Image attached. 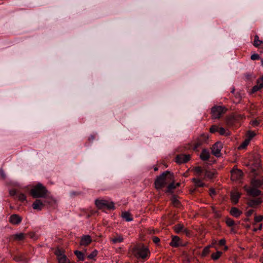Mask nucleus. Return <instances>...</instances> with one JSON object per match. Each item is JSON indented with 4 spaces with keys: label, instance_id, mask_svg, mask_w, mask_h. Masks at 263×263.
I'll use <instances>...</instances> for the list:
<instances>
[{
    "label": "nucleus",
    "instance_id": "f257e3e1",
    "mask_svg": "<svg viewBox=\"0 0 263 263\" xmlns=\"http://www.w3.org/2000/svg\"><path fill=\"white\" fill-rule=\"evenodd\" d=\"M173 179V174L169 171H165L156 178L155 182V187L157 190L161 189Z\"/></svg>",
    "mask_w": 263,
    "mask_h": 263
},
{
    "label": "nucleus",
    "instance_id": "f03ea898",
    "mask_svg": "<svg viewBox=\"0 0 263 263\" xmlns=\"http://www.w3.org/2000/svg\"><path fill=\"white\" fill-rule=\"evenodd\" d=\"M29 193L33 198L45 199L47 196L48 191L45 186L39 183L30 190Z\"/></svg>",
    "mask_w": 263,
    "mask_h": 263
},
{
    "label": "nucleus",
    "instance_id": "7ed1b4c3",
    "mask_svg": "<svg viewBox=\"0 0 263 263\" xmlns=\"http://www.w3.org/2000/svg\"><path fill=\"white\" fill-rule=\"evenodd\" d=\"M132 252L133 255L137 258H145L149 253L148 249L142 245H137L135 246Z\"/></svg>",
    "mask_w": 263,
    "mask_h": 263
},
{
    "label": "nucleus",
    "instance_id": "20e7f679",
    "mask_svg": "<svg viewBox=\"0 0 263 263\" xmlns=\"http://www.w3.org/2000/svg\"><path fill=\"white\" fill-rule=\"evenodd\" d=\"M95 204L98 210L103 211L105 210H113L115 208V203L114 202L103 198L96 199L95 201Z\"/></svg>",
    "mask_w": 263,
    "mask_h": 263
},
{
    "label": "nucleus",
    "instance_id": "39448f33",
    "mask_svg": "<svg viewBox=\"0 0 263 263\" xmlns=\"http://www.w3.org/2000/svg\"><path fill=\"white\" fill-rule=\"evenodd\" d=\"M227 110L224 106H215L211 109L212 117L213 119H219Z\"/></svg>",
    "mask_w": 263,
    "mask_h": 263
},
{
    "label": "nucleus",
    "instance_id": "423d86ee",
    "mask_svg": "<svg viewBox=\"0 0 263 263\" xmlns=\"http://www.w3.org/2000/svg\"><path fill=\"white\" fill-rule=\"evenodd\" d=\"M47 201L45 200L36 199L32 203V206L34 210L37 211H41L42 209L45 206Z\"/></svg>",
    "mask_w": 263,
    "mask_h": 263
},
{
    "label": "nucleus",
    "instance_id": "0eeeda50",
    "mask_svg": "<svg viewBox=\"0 0 263 263\" xmlns=\"http://www.w3.org/2000/svg\"><path fill=\"white\" fill-rule=\"evenodd\" d=\"M242 118L243 116L241 115H231L226 118V123L228 126H232L239 119Z\"/></svg>",
    "mask_w": 263,
    "mask_h": 263
},
{
    "label": "nucleus",
    "instance_id": "6e6552de",
    "mask_svg": "<svg viewBox=\"0 0 263 263\" xmlns=\"http://www.w3.org/2000/svg\"><path fill=\"white\" fill-rule=\"evenodd\" d=\"M222 145L220 142L215 143L211 148L212 154L216 157H218Z\"/></svg>",
    "mask_w": 263,
    "mask_h": 263
},
{
    "label": "nucleus",
    "instance_id": "1a4fd4ad",
    "mask_svg": "<svg viewBox=\"0 0 263 263\" xmlns=\"http://www.w3.org/2000/svg\"><path fill=\"white\" fill-rule=\"evenodd\" d=\"M190 155L181 154L176 156V162L178 163H186L190 159Z\"/></svg>",
    "mask_w": 263,
    "mask_h": 263
},
{
    "label": "nucleus",
    "instance_id": "9d476101",
    "mask_svg": "<svg viewBox=\"0 0 263 263\" xmlns=\"http://www.w3.org/2000/svg\"><path fill=\"white\" fill-rule=\"evenodd\" d=\"M22 220V217L17 214H13L9 218L10 222L14 225L20 223Z\"/></svg>",
    "mask_w": 263,
    "mask_h": 263
},
{
    "label": "nucleus",
    "instance_id": "9b49d317",
    "mask_svg": "<svg viewBox=\"0 0 263 263\" xmlns=\"http://www.w3.org/2000/svg\"><path fill=\"white\" fill-rule=\"evenodd\" d=\"M233 180H237L241 178L243 173L239 170H233L231 172Z\"/></svg>",
    "mask_w": 263,
    "mask_h": 263
},
{
    "label": "nucleus",
    "instance_id": "f8f14e48",
    "mask_svg": "<svg viewBox=\"0 0 263 263\" xmlns=\"http://www.w3.org/2000/svg\"><path fill=\"white\" fill-rule=\"evenodd\" d=\"M262 87H263V76L259 79L257 80V85L253 86V87L252 89L251 93H254V92L259 90Z\"/></svg>",
    "mask_w": 263,
    "mask_h": 263
},
{
    "label": "nucleus",
    "instance_id": "ddd939ff",
    "mask_svg": "<svg viewBox=\"0 0 263 263\" xmlns=\"http://www.w3.org/2000/svg\"><path fill=\"white\" fill-rule=\"evenodd\" d=\"M246 191L250 195L253 197L258 196L261 194V191L253 186L249 189H247Z\"/></svg>",
    "mask_w": 263,
    "mask_h": 263
},
{
    "label": "nucleus",
    "instance_id": "4468645a",
    "mask_svg": "<svg viewBox=\"0 0 263 263\" xmlns=\"http://www.w3.org/2000/svg\"><path fill=\"white\" fill-rule=\"evenodd\" d=\"M92 239L89 235H84L81 238L80 245L87 246L90 243Z\"/></svg>",
    "mask_w": 263,
    "mask_h": 263
},
{
    "label": "nucleus",
    "instance_id": "2eb2a0df",
    "mask_svg": "<svg viewBox=\"0 0 263 263\" xmlns=\"http://www.w3.org/2000/svg\"><path fill=\"white\" fill-rule=\"evenodd\" d=\"M263 184V179L254 178L251 181V184L254 187L260 186Z\"/></svg>",
    "mask_w": 263,
    "mask_h": 263
},
{
    "label": "nucleus",
    "instance_id": "dca6fc26",
    "mask_svg": "<svg viewBox=\"0 0 263 263\" xmlns=\"http://www.w3.org/2000/svg\"><path fill=\"white\" fill-rule=\"evenodd\" d=\"M13 259L16 261L22 262L23 263H27L28 261V258H26L24 254H20L17 256H15Z\"/></svg>",
    "mask_w": 263,
    "mask_h": 263
},
{
    "label": "nucleus",
    "instance_id": "f3484780",
    "mask_svg": "<svg viewBox=\"0 0 263 263\" xmlns=\"http://www.w3.org/2000/svg\"><path fill=\"white\" fill-rule=\"evenodd\" d=\"M200 158L203 161L208 160L210 158L209 152L206 149H203L200 154Z\"/></svg>",
    "mask_w": 263,
    "mask_h": 263
},
{
    "label": "nucleus",
    "instance_id": "a211bd4d",
    "mask_svg": "<svg viewBox=\"0 0 263 263\" xmlns=\"http://www.w3.org/2000/svg\"><path fill=\"white\" fill-rule=\"evenodd\" d=\"M240 197V194L237 192L231 193V199L234 203H237Z\"/></svg>",
    "mask_w": 263,
    "mask_h": 263
},
{
    "label": "nucleus",
    "instance_id": "6ab92c4d",
    "mask_svg": "<svg viewBox=\"0 0 263 263\" xmlns=\"http://www.w3.org/2000/svg\"><path fill=\"white\" fill-rule=\"evenodd\" d=\"M26 234L23 233H17L13 235L14 240L16 241H22L25 239Z\"/></svg>",
    "mask_w": 263,
    "mask_h": 263
},
{
    "label": "nucleus",
    "instance_id": "aec40b11",
    "mask_svg": "<svg viewBox=\"0 0 263 263\" xmlns=\"http://www.w3.org/2000/svg\"><path fill=\"white\" fill-rule=\"evenodd\" d=\"M262 202L260 198H257L256 199H252L250 200L248 203V204L249 206H254L256 205L259 204Z\"/></svg>",
    "mask_w": 263,
    "mask_h": 263
},
{
    "label": "nucleus",
    "instance_id": "412c9836",
    "mask_svg": "<svg viewBox=\"0 0 263 263\" xmlns=\"http://www.w3.org/2000/svg\"><path fill=\"white\" fill-rule=\"evenodd\" d=\"M79 261H84L85 258V254L80 251L76 250L74 252Z\"/></svg>",
    "mask_w": 263,
    "mask_h": 263
},
{
    "label": "nucleus",
    "instance_id": "4be33fe9",
    "mask_svg": "<svg viewBox=\"0 0 263 263\" xmlns=\"http://www.w3.org/2000/svg\"><path fill=\"white\" fill-rule=\"evenodd\" d=\"M179 238L178 236H174L170 245L172 247H177L179 246Z\"/></svg>",
    "mask_w": 263,
    "mask_h": 263
},
{
    "label": "nucleus",
    "instance_id": "5701e85b",
    "mask_svg": "<svg viewBox=\"0 0 263 263\" xmlns=\"http://www.w3.org/2000/svg\"><path fill=\"white\" fill-rule=\"evenodd\" d=\"M230 213L232 215L236 217H238L241 214V212L236 208H232L231 210Z\"/></svg>",
    "mask_w": 263,
    "mask_h": 263
},
{
    "label": "nucleus",
    "instance_id": "b1692460",
    "mask_svg": "<svg viewBox=\"0 0 263 263\" xmlns=\"http://www.w3.org/2000/svg\"><path fill=\"white\" fill-rule=\"evenodd\" d=\"M263 42L259 39V36L257 35H255L254 36L253 45L256 47H258Z\"/></svg>",
    "mask_w": 263,
    "mask_h": 263
},
{
    "label": "nucleus",
    "instance_id": "393cba45",
    "mask_svg": "<svg viewBox=\"0 0 263 263\" xmlns=\"http://www.w3.org/2000/svg\"><path fill=\"white\" fill-rule=\"evenodd\" d=\"M122 217L125 219L127 221H131L133 220L130 214L127 212L122 213Z\"/></svg>",
    "mask_w": 263,
    "mask_h": 263
},
{
    "label": "nucleus",
    "instance_id": "a878e982",
    "mask_svg": "<svg viewBox=\"0 0 263 263\" xmlns=\"http://www.w3.org/2000/svg\"><path fill=\"white\" fill-rule=\"evenodd\" d=\"M58 259L59 263H71L65 255L58 258Z\"/></svg>",
    "mask_w": 263,
    "mask_h": 263
},
{
    "label": "nucleus",
    "instance_id": "bb28decb",
    "mask_svg": "<svg viewBox=\"0 0 263 263\" xmlns=\"http://www.w3.org/2000/svg\"><path fill=\"white\" fill-rule=\"evenodd\" d=\"M184 228V226L181 224H178L174 227V230L177 233L182 232L183 229Z\"/></svg>",
    "mask_w": 263,
    "mask_h": 263
},
{
    "label": "nucleus",
    "instance_id": "cd10ccee",
    "mask_svg": "<svg viewBox=\"0 0 263 263\" xmlns=\"http://www.w3.org/2000/svg\"><path fill=\"white\" fill-rule=\"evenodd\" d=\"M192 180L194 182L196 186L202 187L204 185V184L200 179L193 178Z\"/></svg>",
    "mask_w": 263,
    "mask_h": 263
},
{
    "label": "nucleus",
    "instance_id": "c85d7f7f",
    "mask_svg": "<svg viewBox=\"0 0 263 263\" xmlns=\"http://www.w3.org/2000/svg\"><path fill=\"white\" fill-rule=\"evenodd\" d=\"M171 200H172V203L174 206L178 207L180 205V202L177 199V198L176 196H173L171 198Z\"/></svg>",
    "mask_w": 263,
    "mask_h": 263
},
{
    "label": "nucleus",
    "instance_id": "c756f323",
    "mask_svg": "<svg viewBox=\"0 0 263 263\" xmlns=\"http://www.w3.org/2000/svg\"><path fill=\"white\" fill-rule=\"evenodd\" d=\"M221 254H222L221 252L217 251L216 253H213L211 255V257L213 260H216L220 257V256H221Z\"/></svg>",
    "mask_w": 263,
    "mask_h": 263
},
{
    "label": "nucleus",
    "instance_id": "7c9ffc66",
    "mask_svg": "<svg viewBox=\"0 0 263 263\" xmlns=\"http://www.w3.org/2000/svg\"><path fill=\"white\" fill-rule=\"evenodd\" d=\"M250 141L249 139H245L243 143L238 147V149H244L249 144Z\"/></svg>",
    "mask_w": 263,
    "mask_h": 263
},
{
    "label": "nucleus",
    "instance_id": "2f4dec72",
    "mask_svg": "<svg viewBox=\"0 0 263 263\" xmlns=\"http://www.w3.org/2000/svg\"><path fill=\"white\" fill-rule=\"evenodd\" d=\"M54 254L57 256V258L62 257V256H64L65 255L63 254V251L61 250L59 248L55 250Z\"/></svg>",
    "mask_w": 263,
    "mask_h": 263
},
{
    "label": "nucleus",
    "instance_id": "473e14b6",
    "mask_svg": "<svg viewBox=\"0 0 263 263\" xmlns=\"http://www.w3.org/2000/svg\"><path fill=\"white\" fill-rule=\"evenodd\" d=\"M218 132L221 135L228 136L229 133L227 132L225 129L223 127H219Z\"/></svg>",
    "mask_w": 263,
    "mask_h": 263
},
{
    "label": "nucleus",
    "instance_id": "72a5a7b5",
    "mask_svg": "<svg viewBox=\"0 0 263 263\" xmlns=\"http://www.w3.org/2000/svg\"><path fill=\"white\" fill-rule=\"evenodd\" d=\"M203 140L200 138L198 139V141L195 143L194 149L195 150L197 149L200 145H201L203 143Z\"/></svg>",
    "mask_w": 263,
    "mask_h": 263
},
{
    "label": "nucleus",
    "instance_id": "f704fd0d",
    "mask_svg": "<svg viewBox=\"0 0 263 263\" xmlns=\"http://www.w3.org/2000/svg\"><path fill=\"white\" fill-rule=\"evenodd\" d=\"M211 247V246L209 245V246L206 247L205 248H204V249H203L202 253V255L203 256H206L209 253V251H210L209 249Z\"/></svg>",
    "mask_w": 263,
    "mask_h": 263
},
{
    "label": "nucleus",
    "instance_id": "c9c22d12",
    "mask_svg": "<svg viewBox=\"0 0 263 263\" xmlns=\"http://www.w3.org/2000/svg\"><path fill=\"white\" fill-rule=\"evenodd\" d=\"M219 127L216 125H212L210 128V132L211 133H214L216 132H218Z\"/></svg>",
    "mask_w": 263,
    "mask_h": 263
},
{
    "label": "nucleus",
    "instance_id": "e433bc0d",
    "mask_svg": "<svg viewBox=\"0 0 263 263\" xmlns=\"http://www.w3.org/2000/svg\"><path fill=\"white\" fill-rule=\"evenodd\" d=\"M226 222L227 225L229 227L233 226L235 224L234 221L233 219L229 218H227Z\"/></svg>",
    "mask_w": 263,
    "mask_h": 263
},
{
    "label": "nucleus",
    "instance_id": "4c0bfd02",
    "mask_svg": "<svg viewBox=\"0 0 263 263\" xmlns=\"http://www.w3.org/2000/svg\"><path fill=\"white\" fill-rule=\"evenodd\" d=\"M18 199L21 201H24L26 200V197L23 193H20L17 196Z\"/></svg>",
    "mask_w": 263,
    "mask_h": 263
},
{
    "label": "nucleus",
    "instance_id": "58836bf2",
    "mask_svg": "<svg viewBox=\"0 0 263 263\" xmlns=\"http://www.w3.org/2000/svg\"><path fill=\"white\" fill-rule=\"evenodd\" d=\"M97 253L98 252L97 250H94L89 255H88L87 257L90 259H92L97 256Z\"/></svg>",
    "mask_w": 263,
    "mask_h": 263
},
{
    "label": "nucleus",
    "instance_id": "ea45409f",
    "mask_svg": "<svg viewBox=\"0 0 263 263\" xmlns=\"http://www.w3.org/2000/svg\"><path fill=\"white\" fill-rule=\"evenodd\" d=\"M205 176L210 179H212L214 175V173L210 172L207 170L205 171Z\"/></svg>",
    "mask_w": 263,
    "mask_h": 263
},
{
    "label": "nucleus",
    "instance_id": "a19ab883",
    "mask_svg": "<svg viewBox=\"0 0 263 263\" xmlns=\"http://www.w3.org/2000/svg\"><path fill=\"white\" fill-rule=\"evenodd\" d=\"M255 134L254 132L250 131L248 132L247 138L246 139H249V141H250L251 139L255 136Z\"/></svg>",
    "mask_w": 263,
    "mask_h": 263
},
{
    "label": "nucleus",
    "instance_id": "79ce46f5",
    "mask_svg": "<svg viewBox=\"0 0 263 263\" xmlns=\"http://www.w3.org/2000/svg\"><path fill=\"white\" fill-rule=\"evenodd\" d=\"M175 188H176V186L174 185L173 183H171L168 185L167 187V192H171L172 190L174 189Z\"/></svg>",
    "mask_w": 263,
    "mask_h": 263
},
{
    "label": "nucleus",
    "instance_id": "37998d69",
    "mask_svg": "<svg viewBox=\"0 0 263 263\" xmlns=\"http://www.w3.org/2000/svg\"><path fill=\"white\" fill-rule=\"evenodd\" d=\"M263 219V216H256L254 218V221L255 222H258Z\"/></svg>",
    "mask_w": 263,
    "mask_h": 263
},
{
    "label": "nucleus",
    "instance_id": "c03bdc74",
    "mask_svg": "<svg viewBox=\"0 0 263 263\" xmlns=\"http://www.w3.org/2000/svg\"><path fill=\"white\" fill-rule=\"evenodd\" d=\"M123 240V238L122 235H116V243L121 242Z\"/></svg>",
    "mask_w": 263,
    "mask_h": 263
},
{
    "label": "nucleus",
    "instance_id": "a18cd8bd",
    "mask_svg": "<svg viewBox=\"0 0 263 263\" xmlns=\"http://www.w3.org/2000/svg\"><path fill=\"white\" fill-rule=\"evenodd\" d=\"M0 177L2 179H5L6 177V174H5L4 171L2 169H0Z\"/></svg>",
    "mask_w": 263,
    "mask_h": 263
},
{
    "label": "nucleus",
    "instance_id": "49530a36",
    "mask_svg": "<svg viewBox=\"0 0 263 263\" xmlns=\"http://www.w3.org/2000/svg\"><path fill=\"white\" fill-rule=\"evenodd\" d=\"M259 59V56L257 53H254L251 56V59L252 60H256Z\"/></svg>",
    "mask_w": 263,
    "mask_h": 263
},
{
    "label": "nucleus",
    "instance_id": "de8ad7c7",
    "mask_svg": "<svg viewBox=\"0 0 263 263\" xmlns=\"http://www.w3.org/2000/svg\"><path fill=\"white\" fill-rule=\"evenodd\" d=\"M195 172L198 174H201L202 172V170L201 167L197 166L195 168Z\"/></svg>",
    "mask_w": 263,
    "mask_h": 263
},
{
    "label": "nucleus",
    "instance_id": "09e8293b",
    "mask_svg": "<svg viewBox=\"0 0 263 263\" xmlns=\"http://www.w3.org/2000/svg\"><path fill=\"white\" fill-rule=\"evenodd\" d=\"M71 196H78L81 194L80 192H71L70 193Z\"/></svg>",
    "mask_w": 263,
    "mask_h": 263
},
{
    "label": "nucleus",
    "instance_id": "8fccbe9b",
    "mask_svg": "<svg viewBox=\"0 0 263 263\" xmlns=\"http://www.w3.org/2000/svg\"><path fill=\"white\" fill-rule=\"evenodd\" d=\"M251 124L253 126H256L258 125L259 122L257 120H254L251 122Z\"/></svg>",
    "mask_w": 263,
    "mask_h": 263
},
{
    "label": "nucleus",
    "instance_id": "3c124183",
    "mask_svg": "<svg viewBox=\"0 0 263 263\" xmlns=\"http://www.w3.org/2000/svg\"><path fill=\"white\" fill-rule=\"evenodd\" d=\"M9 193L11 196H14L16 194V192L15 190H11L10 191Z\"/></svg>",
    "mask_w": 263,
    "mask_h": 263
},
{
    "label": "nucleus",
    "instance_id": "603ef678",
    "mask_svg": "<svg viewBox=\"0 0 263 263\" xmlns=\"http://www.w3.org/2000/svg\"><path fill=\"white\" fill-rule=\"evenodd\" d=\"M182 232L183 233L186 234V235H188L190 234L189 231L187 229H186V228H185L184 227Z\"/></svg>",
    "mask_w": 263,
    "mask_h": 263
},
{
    "label": "nucleus",
    "instance_id": "864d4df0",
    "mask_svg": "<svg viewBox=\"0 0 263 263\" xmlns=\"http://www.w3.org/2000/svg\"><path fill=\"white\" fill-rule=\"evenodd\" d=\"M123 251V247H119L117 248H116V253L118 252H122Z\"/></svg>",
    "mask_w": 263,
    "mask_h": 263
},
{
    "label": "nucleus",
    "instance_id": "5fc2aeb1",
    "mask_svg": "<svg viewBox=\"0 0 263 263\" xmlns=\"http://www.w3.org/2000/svg\"><path fill=\"white\" fill-rule=\"evenodd\" d=\"M153 241L155 243H158L160 241V239L158 237H154L153 238Z\"/></svg>",
    "mask_w": 263,
    "mask_h": 263
},
{
    "label": "nucleus",
    "instance_id": "6e6d98bb",
    "mask_svg": "<svg viewBox=\"0 0 263 263\" xmlns=\"http://www.w3.org/2000/svg\"><path fill=\"white\" fill-rule=\"evenodd\" d=\"M226 243V240L225 239H220L219 241V245L220 246H223Z\"/></svg>",
    "mask_w": 263,
    "mask_h": 263
},
{
    "label": "nucleus",
    "instance_id": "4d7b16f0",
    "mask_svg": "<svg viewBox=\"0 0 263 263\" xmlns=\"http://www.w3.org/2000/svg\"><path fill=\"white\" fill-rule=\"evenodd\" d=\"M253 210H250L248 211L246 213V216L248 217L250 216L251 215V214L253 213Z\"/></svg>",
    "mask_w": 263,
    "mask_h": 263
},
{
    "label": "nucleus",
    "instance_id": "13d9d810",
    "mask_svg": "<svg viewBox=\"0 0 263 263\" xmlns=\"http://www.w3.org/2000/svg\"><path fill=\"white\" fill-rule=\"evenodd\" d=\"M261 228H262V224H260L259 225V227H258V228H254V229H253V231L254 232H256V231H257L258 230H260L261 229Z\"/></svg>",
    "mask_w": 263,
    "mask_h": 263
},
{
    "label": "nucleus",
    "instance_id": "bf43d9fd",
    "mask_svg": "<svg viewBox=\"0 0 263 263\" xmlns=\"http://www.w3.org/2000/svg\"><path fill=\"white\" fill-rule=\"evenodd\" d=\"M215 191L214 189H210V194L211 196H212L213 195H215Z\"/></svg>",
    "mask_w": 263,
    "mask_h": 263
},
{
    "label": "nucleus",
    "instance_id": "052dcab7",
    "mask_svg": "<svg viewBox=\"0 0 263 263\" xmlns=\"http://www.w3.org/2000/svg\"><path fill=\"white\" fill-rule=\"evenodd\" d=\"M95 139V137L94 135H91L89 137V141H92L94 139Z\"/></svg>",
    "mask_w": 263,
    "mask_h": 263
},
{
    "label": "nucleus",
    "instance_id": "680f3d73",
    "mask_svg": "<svg viewBox=\"0 0 263 263\" xmlns=\"http://www.w3.org/2000/svg\"><path fill=\"white\" fill-rule=\"evenodd\" d=\"M111 241L114 243H115V238H113L111 239Z\"/></svg>",
    "mask_w": 263,
    "mask_h": 263
},
{
    "label": "nucleus",
    "instance_id": "e2e57ef3",
    "mask_svg": "<svg viewBox=\"0 0 263 263\" xmlns=\"http://www.w3.org/2000/svg\"><path fill=\"white\" fill-rule=\"evenodd\" d=\"M247 229H249L250 228V225H247L246 227Z\"/></svg>",
    "mask_w": 263,
    "mask_h": 263
},
{
    "label": "nucleus",
    "instance_id": "0e129e2a",
    "mask_svg": "<svg viewBox=\"0 0 263 263\" xmlns=\"http://www.w3.org/2000/svg\"><path fill=\"white\" fill-rule=\"evenodd\" d=\"M33 235H34L33 234H31L30 236L31 238H33Z\"/></svg>",
    "mask_w": 263,
    "mask_h": 263
},
{
    "label": "nucleus",
    "instance_id": "69168bd1",
    "mask_svg": "<svg viewBox=\"0 0 263 263\" xmlns=\"http://www.w3.org/2000/svg\"><path fill=\"white\" fill-rule=\"evenodd\" d=\"M260 261L261 262V263H263V257L260 258Z\"/></svg>",
    "mask_w": 263,
    "mask_h": 263
},
{
    "label": "nucleus",
    "instance_id": "338daca9",
    "mask_svg": "<svg viewBox=\"0 0 263 263\" xmlns=\"http://www.w3.org/2000/svg\"><path fill=\"white\" fill-rule=\"evenodd\" d=\"M234 91H235V89H234V88H233V89L232 90L231 92H232V93H234Z\"/></svg>",
    "mask_w": 263,
    "mask_h": 263
},
{
    "label": "nucleus",
    "instance_id": "774afa93",
    "mask_svg": "<svg viewBox=\"0 0 263 263\" xmlns=\"http://www.w3.org/2000/svg\"><path fill=\"white\" fill-rule=\"evenodd\" d=\"M261 65L263 66V59L261 60Z\"/></svg>",
    "mask_w": 263,
    "mask_h": 263
}]
</instances>
